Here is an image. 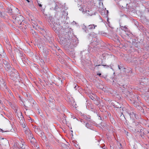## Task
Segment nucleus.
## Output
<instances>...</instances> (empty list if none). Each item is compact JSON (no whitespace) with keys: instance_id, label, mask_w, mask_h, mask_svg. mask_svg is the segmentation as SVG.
I'll return each mask as SVG.
<instances>
[{"instance_id":"nucleus-1","label":"nucleus","mask_w":149,"mask_h":149,"mask_svg":"<svg viewBox=\"0 0 149 149\" xmlns=\"http://www.w3.org/2000/svg\"><path fill=\"white\" fill-rule=\"evenodd\" d=\"M53 29L56 33H58L61 36V41H62L61 44L65 46L69 44L71 45L74 41L72 36L71 33L68 31L66 29H60V25L57 24H53Z\"/></svg>"},{"instance_id":"nucleus-37","label":"nucleus","mask_w":149,"mask_h":149,"mask_svg":"<svg viewBox=\"0 0 149 149\" xmlns=\"http://www.w3.org/2000/svg\"><path fill=\"white\" fill-rule=\"evenodd\" d=\"M97 75H98L100 77V76H101V73H97Z\"/></svg>"},{"instance_id":"nucleus-50","label":"nucleus","mask_w":149,"mask_h":149,"mask_svg":"<svg viewBox=\"0 0 149 149\" xmlns=\"http://www.w3.org/2000/svg\"><path fill=\"white\" fill-rule=\"evenodd\" d=\"M39 1H37V3H38V5H39V4H40L39 3Z\"/></svg>"},{"instance_id":"nucleus-58","label":"nucleus","mask_w":149,"mask_h":149,"mask_svg":"<svg viewBox=\"0 0 149 149\" xmlns=\"http://www.w3.org/2000/svg\"><path fill=\"white\" fill-rule=\"evenodd\" d=\"M17 111L16 109V111Z\"/></svg>"},{"instance_id":"nucleus-29","label":"nucleus","mask_w":149,"mask_h":149,"mask_svg":"<svg viewBox=\"0 0 149 149\" xmlns=\"http://www.w3.org/2000/svg\"><path fill=\"white\" fill-rule=\"evenodd\" d=\"M102 65L104 66H106V67L107 68H109V67L110 66V65Z\"/></svg>"},{"instance_id":"nucleus-11","label":"nucleus","mask_w":149,"mask_h":149,"mask_svg":"<svg viewBox=\"0 0 149 149\" xmlns=\"http://www.w3.org/2000/svg\"><path fill=\"white\" fill-rule=\"evenodd\" d=\"M109 34L111 37L114 38L116 40L118 39V37L117 34L116 33H113V31L111 30Z\"/></svg>"},{"instance_id":"nucleus-45","label":"nucleus","mask_w":149,"mask_h":149,"mask_svg":"<svg viewBox=\"0 0 149 149\" xmlns=\"http://www.w3.org/2000/svg\"><path fill=\"white\" fill-rule=\"evenodd\" d=\"M0 15H1L0 16H2V12H0Z\"/></svg>"},{"instance_id":"nucleus-27","label":"nucleus","mask_w":149,"mask_h":149,"mask_svg":"<svg viewBox=\"0 0 149 149\" xmlns=\"http://www.w3.org/2000/svg\"><path fill=\"white\" fill-rule=\"evenodd\" d=\"M89 97L91 100H93V99H94V98L92 95H91L89 96Z\"/></svg>"},{"instance_id":"nucleus-17","label":"nucleus","mask_w":149,"mask_h":149,"mask_svg":"<svg viewBox=\"0 0 149 149\" xmlns=\"http://www.w3.org/2000/svg\"><path fill=\"white\" fill-rule=\"evenodd\" d=\"M97 25H95L94 24H91L88 26V29H93L95 28V27H96Z\"/></svg>"},{"instance_id":"nucleus-22","label":"nucleus","mask_w":149,"mask_h":149,"mask_svg":"<svg viewBox=\"0 0 149 149\" xmlns=\"http://www.w3.org/2000/svg\"><path fill=\"white\" fill-rule=\"evenodd\" d=\"M31 32L34 36L37 35V33L34 31V30L31 29Z\"/></svg>"},{"instance_id":"nucleus-12","label":"nucleus","mask_w":149,"mask_h":149,"mask_svg":"<svg viewBox=\"0 0 149 149\" xmlns=\"http://www.w3.org/2000/svg\"><path fill=\"white\" fill-rule=\"evenodd\" d=\"M86 13H88V15L90 16H91L93 14V12L92 11V9H89L86 8L85 11Z\"/></svg>"},{"instance_id":"nucleus-59","label":"nucleus","mask_w":149,"mask_h":149,"mask_svg":"<svg viewBox=\"0 0 149 149\" xmlns=\"http://www.w3.org/2000/svg\"><path fill=\"white\" fill-rule=\"evenodd\" d=\"M148 127H149V125H148Z\"/></svg>"},{"instance_id":"nucleus-16","label":"nucleus","mask_w":149,"mask_h":149,"mask_svg":"<svg viewBox=\"0 0 149 149\" xmlns=\"http://www.w3.org/2000/svg\"><path fill=\"white\" fill-rule=\"evenodd\" d=\"M24 22H23L22 23V24L21 25H20L19 26V28H20L21 29H22V31H24V30L23 29H24L25 30L27 28V27L26 25H24Z\"/></svg>"},{"instance_id":"nucleus-5","label":"nucleus","mask_w":149,"mask_h":149,"mask_svg":"<svg viewBox=\"0 0 149 149\" xmlns=\"http://www.w3.org/2000/svg\"><path fill=\"white\" fill-rule=\"evenodd\" d=\"M101 59L113 60L115 59L114 56L112 54H109L107 53L103 54L101 55Z\"/></svg>"},{"instance_id":"nucleus-10","label":"nucleus","mask_w":149,"mask_h":149,"mask_svg":"<svg viewBox=\"0 0 149 149\" xmlns=\"http://www.w3.org/2000/svg\"><path fill=\"white\" fill-rule=\"evenodd\" d=\"M39 33L43 35L45 38L47 40L48 39V38H49L47 34V31H46L45 29H44L43 30H42V31H40Z\"/></svg>"},{"instance_id":"nucleus-7","label":"nucleus","mask_w":149,"mask_h":149,"mask_svg":"<svg viewBox=\"0 0 149 149\" xmlns=\"http://www.w3.org/2000/svg\"><path fill=\"white\" fill-rule=\"evenodd\" d=\"M124 89H123L122 92L125 95L127 96H128L130 95V92L127 90V86H125L124 85H123L122 86Z\"/></svg>"},{"instance_id":"nucleus-30","label":"nucleus","mask_w":149,"mask_h":149,"mask_svg":"<svg viewBox=\"0 0 149 149\" xmlns=\"http://www.w3.org/2000/svg\"><path fill=\"white\" fill-rule=\"evenodd\" d=\"M21 125H22V127H23V128H25L26 127V125H25V124H22Z\"/></svg>"},{"instance_id":"nucleus-55","label":"nucleus","mask_w":149,"mask_h":149,"mask_svg":"<svg viewBox=\"0 0 149 149\" xmlns=\"http://www.w3.org/2000/svg\"><path fill=\"white\" fill-rule=\"evenodd\" d=\"M21 116H22V118H23V116H22V113H21Z\"/></svg>"},{"instance_id":"nucleus-19","label":"nucleus","mask_w":149,"mask_h":149,"mask_svg":"<svg viewBox=\"0 0 149 149\" xmlns=\"http://www.w3.org/2000/svg\"><path fill=\"white\" fill-rule=\"evenodd\" d=\"M2 56L0 55V68H2L3 67V65L2 64V58H1Z\"/></svg>"},{"instance_id":"nucleus-14","label":"nucleus","mask_w":149,"mask_h":149,"mask_svg":"<svg viewBox=\"0 0 149 149\" xmlns=\"http://www.w3.org/2000/svg\"><path fill=\"white\" fill-rule=\"evenodd\" d=\"M121 29L124 31L125 32H128L129 29L126 26H123L121 25H120Z\"/></svg>"},{"instance_id":"nucleus-39","label":"nucleus","mask_w":149,"mask_h":149,"mask_svg":"<svg viewBox=\"0 0 149 149\" xmlns=\"http://www.w3.org/2000/svg\"><path fill=\"white\" fill-rule=\"evenodd\" d=\"M130 34L129 33H127L126 34V35L128 36H129L130 35Z\"/></svg>"},{"instance_id":"nucleus-32","label":"nucleus","mask_w":149,"mask_h":149,"mask_svg":"<svg viewBox=\"0 0 149 149\" xmlns=\"http://www.w3.org/2000/svg\"><path fill=\"white\" fill-rule=\"evenodd\" d=\"M77 84H75V85H74V88H75V89H77Z\"/></svg>"},{"instance_id":"nucleus-24","label":"nucleus","mask_w":149,"mask_h":149,"mask_svg":"<svg viewBox=\"0 0 149 149\" xmlns=\"http://www.w3.org/2000/svg\"><path fill=\"white\" fill-rule=\"evenodd\" d=\"M43 70L45 72L47 73L48 72V69L47 67H45V68H43Z\"/></svg>"},{"instance_id":"nucleus-46","label":"nucleus","mask_w":149,"mask_h":149,"mask_svg":"<svg viewBox=\"0 0 149 149\" xmlns=\"http://www.w3.org/2000/svg\"><path fill=\"white\" fill-rule=\"evenodd\" d=\"M101 65H96L95 66V67H97V66H100Z\"/></svg>"},{"instance_id":"nucleus-56","label":"nucleus","mask_w":149,"mask_h":149,"mask_svg":"<svg viewBox=\"0 0 149 149\" xmlns=\"http://www.w3.org/2000/svg\"><path fill=\"white\" fill-rule=\"evenodd\" d=\"M147 132L148 133H149V131H148Z\"/></svg>"},{"instance_id":"nucleus-54","label":"nucleus","mask_w":149,"mask_h":149,"mask_svg":"<svg viewBox=\"0 0 149 149\" xmlns=\"http://www.w3.org/2000/svg\"><path fill=\"white\" fill-rule=\"evenodd\" d=\"M61 84H62L63 83V82H62V80H61Z\"/></svg>"},{"instance_id":"nucleus-53","label":"nucleus","mask_w":149,"mask_h":149,"mask_svg":"<svg viewBox=\"0 0 149 149\" xmlns=\"http://www.w3.org/2000/svg\"><path fill=\"white\" fill-rule=\"evenodd\" d=\"M12 9H11V11H10V13H12Z\"/></svg>"},{"instance_id":"nucleus-15","label":"nucleus","mask_w":149,"mask_h":149,"mask_svg":"<svg viewBox=\"0 0 149 149\" xmlns=\"http://www.w3.org/2000/svg\"><path fill=\"white\" fill-rule=\"evenodd\" d=\"M0 139V145H3L5 143H7L8 142V141L6 139H5L4 140L3 138L2 139Z\"/></svg>"},{"instance_id":"nucleus-49","label":"nucleus","mask_w":149,"mask_h":149,"mask_svg":"<svg viewBox=\"0 0 149 149\" xmlns=\"http://www.w3.org/2000/svg\"><path fill=\"white\" fill-rule=\"evenodd\" d=\"M39 1H37V3H38V5H39V4H40L39 3Z\"/></svg>"},{"instance_id":"nucleus-36","label":"nucleus","mask_w":149,"mask_h":149,"mask_svg":"<svg viewBox=\"0 0 149 149\" xmlns=\"http://www.w3.org/2000/svg\"><path fill=\"white\" fill-rule=\"evenodd\" d=\"M37 27H38V28H38L39 30L40 29V28H41V27L39 26H38V25H37Z\"/></svg>"},{"instance_id":"nucleus-21","label":"nucleus","mask_w":149,"mask_h":149,"mask_svg":"<svg viewBox=\"0 0 149 149\" xmlns=\"http://www.w3.org/2000/svg\"><path fill=\"white\" fill-rule=\"evenodd\" d=\"M83 29L85 31L86 33H88V28H87L86 26L83 25L82 27Z\"/></svg>"},{"instance_id":"nucleus-33","label":"nucleus","mask_w":149,"mask_h":149,"mask_svg":"<svg viewBox=\"0 0 149 149\" xmlns=\"http://www.w3.org/2000/svg\"><path fill=\"white\" fill-rule=\"evenodd\" d=\"M122 114H123V113L122 112H121V113H120L119 114H118V116H122Z\"/></svg>"},{"instance_id":"nucleus-61","label":"nucleus","mask_w":149,"mask_h":149,"mask_svg":"<svg viewBox=\"0 0 149 149\" xmlns=\"http://www.w3.org/2000/svg\"><path fill=\"white\" fill-rule=\"evenodd\" d=\"M46 16L47 15H45Z\"/></svg>"},{"instance_id":"nucleus-42","label":"nucleus","mask_w":149,"mask_h":149,"mask_svg":"<svg viewBox=\"0 0 149 149\" xmlns=\"http://www.w3.org/2000/svg\"><path fill=\"white\" fill-rule=\"evenodd\" d=\"M0 103L1 104H3V103L1 101V100L0 99Z\"/></svg>"},{"instance_id":"nucleus-43","label":"nucleus","mask_w":149,"mask_h":149,"mask_svg":"<svg viewBox=\"0 0 149 149\" xmlns=\"http://www.w3.org/2000/svg\"><path fill=\"white\" fill-rule=\"evenodd\" d=\"M38 6H39V7H42V5L41 4H39Z\"/></svg>"},{"instance_id":"nucleus-60","label":"nucleus","mask_w":149,"mask_h":149,"mask_svg":"<svg viewBox=\"0 0 149 149\" xmlns=\"http://www.w3.org/2000/svg\"><path fill=\"white\" fill-rule=\"evenodd\" d=\"M120 145L121 146V144H120Z\"/></svg>"},{"instance_id":"nucleus-44","label":"nucleus","mask_w":149,"mask_h":149,"mask_svg":"<svg viewBox=\"0 0 149 149\" xmlns=\"http://www.w3.org/2000/svg\"><path fill=\"white\" fill-rule=\"evenodd\" d=\"M120 109L121 110L122 109V110H123V108H122L121 107H120Z\"/></svg>"},{"instance_id":"nucleus-41","label":"nucleus","mask_w":149,"mask_h":149,"mask_svg":"<svg viewBox=\"0 0 149 149\" xmlns=\"http://www.w3.org/2000/svg\"><path fill=\"white\" fill-rule=\"evenodd\" d=\"M16 149H23V148L22 147L21 148H16Z\"/></svg>"},{"instance_id":"nucleus-51","label":"nucleus","mask_w":149,"mask_h":149,"mask_svg":"<svg viewBox=\"0 0 149 149\" xmlns=\"http://www.w3.org/2000/svg\"><path fill=\"white\" fill-rule=\"evenodd\" d=\"M98 146H99V148H101V146H99V145H98Z\"/></svg>"},{"instance_id":"nucleus-2","label":"nucleus","mask_w":149,"mask_h":149,"mask_svg":"<svg viewBox=\"0 0 149 149\" xmlns=\"http://www.w3.org/2000/svg\"><path fill=\"white\" fill-rule=\"evenodd\" d=\"M10 79L16 82L18 81L20 82L19 74L15 69H13L9 73Z\"/></svg>"},{"instance_id":"nucleus-20","label":"nucleus","mask_w":149,"mask_h":149,"mask_svg":"<svg viewBox=\"0 0 149 149\" xmlns=\"http://www.w3.org/2000/svg\"><path fill=\"white\" fill-rule=\"evenodd\" d=\"M8 61V59H7V60H6L5 59H3L2 60V62L4 65H5L9 63Z\"/></svg>"},{"instance_id":"nucleus-57","label":"nucleus","mask_w":149,"mask_h":149,"mask_svg":"<svg viewBox=\"0 0 149 149\" xmlns=\"http://www.w3.org/2000/svg\"><path fill=\"white\" fill-rule=\"evenodd\" d=\"M117 107V108H119V107Z\"/></svg>"},{"instance_id":"nucleus-35","label":"nucleus","mask_w":149,"mask_h":149,"mask_svg":"<svg viewBox=\"0 0 149 149\" xmlns=\"http://www.w3.org/2000/svg\"><path fill=\"white\" fill-rule=\"evenodd\" d=\"M20 54H21V56H23V52H21V51H20Z\"/></svg>"},{"instance_id":"nucleus-13","label":"nucleus","mask_w":149,"mask_h":149,"mask_svg":"<svg viewBox=\"0 0 149 149\" xmlns=\"http://www.w3.org/2000/svg\"><path fill=\"white\" fill-rule=\"evenodd\" d=\"M5 68L8 71H9L10 70L12 71L13 69H14V68L11 67L9 63L5 65Z\"/></svg>"},{"instance_id":"nucleus-47","label":"nucleus","mask_w":149,"mask_h":149,"mask_svg":"<svg viewBox=\"0 0 149 149\" xmlns=\"http://www.w3.org/2000/svg\"><path fill=\"white\" fill-rule=\"evenodd\" d=\"M58 50L59 51V52H62V51L61 50L58 49Z\"/></svg>"},{"instance_id":"nucleus-26","label":"nucleus","mask_w":149,"mask_h":149,"mask_svg":"<svg viewBox=\"0 0 149 149\" xmlns=\"http://www.w3.org/2000/svg\"><path fill=\"white\" fill-rule=\"evenodd\" d=\"M66 116L64 114V116H63V119H65V120H64L63 121H64V122H66V120L65 119V118L66 117Z\"/></svg>"},{"instance_id":"nucleus-25","label":"nucleus","mask_w":149,"mask_h":149,"mask_svg":"<svg viewBox=\"0 0 149 149\" xmlns=\"http://www.w3.org/2000/svg\"><path fill=\"white\" fill-rule=\"evenodd\" d=\"M84 118L87 121L90 122L91 121V118L89 117H87L86 116H84Z\"/></svg>"},{"instance_id":"nucleus-8","label":"nucleus","mask_w":149,"mask_h":149,"mask_svg":"<svg viewBox=\"0 0 149 149\" xmlns=\"http://www.w3.org/2000/svg\"><path fill=\"white\" fill-rule=\"evenodd\" d=\"M27 135L28 136L29 139L31 140V143H34L35 142V139L33 137V135L32 134L31 131H30V132Z\"/></svg>"},{"instance_id":"nucleus-31","label":"nucleus","mask_w":149,"mask_h":149,"mask_svg":"<svg viewBox=\"0 0 149 149\" xmlns=\"http://www.w3.org/2000/svg\"><path fill=\"white\" fill-rule=\"evenodd\" d=\"M101 148L103 149H106V147L104 145L103 146L101 147Z\"/></svg>"},{"instance_id":"nucleus-3","label":"nucleus","mask_w":149,"mask_h":149,"mask_svg":"<svg viewBox=\"0 0 149 149\" xmlns=\"http://www.w3.org/2000/svg\"><path fill=\"white\" fill-rule=\"evenodd\" d=\"M130 124L131 127L133 128V131L135 133L141 132L142 129H140L141 125L138 122H136L132 120V123Z\"/></svg>"},{"instance_id":"nucleus-48","label":"nucleus","mask_w":149,"mask_h":149,"mask_svg":"<svg viewBox=\"0 0 149 149\" xmlns=\"http://www.w3.org/2000/svg\"><path fill=\"white\" fill-rule=\"evenodd\" d=\"M44 10H44V9H43L42 10V12L43 13H44Z\"/></svg>"},{"instance_id":"nucleus-18","label":"nucleus","mask_w":149,"mask_h":149,"mask_svg":"<svg viewBox=\"0 0 149 149\" xmlns=\"http://www.w3.org/2000/svg\"><path fill=\"white\" fill-rule=\"evenodd\" d=\"M92 125L88 123H86V126L88 128L91 129Z\"/></svg>"},{"instance_id":"nucleus-28","label":"nucleus","mask_w":149,"mask_h":149,"mask_svg":"<svg viewBox=\"0 0 149 149\" xmlns=\"http://www.w3.org/2000/svg\"><path fill=\"white\" fill-rule=\"evenodd\" d=\"M2 86H4L5 88H6V84H5V82L4 83L2 84Z\"/></svg>"},{"instance_id":"nucleus-52","label":"nucleus","mask_w":149,"mask_h":149,"mask_svg":"<svg viewBox=\"0 0 149 149\" xmlns=\"http://www.w3.org/2000/svg\"><path fill=\"white\" fill-rule=\"evenodd\" d=\"M26 1L28 2H29V0H26Z\"/></svg>"},{"instance_id":"nucleus-6","label":"nucleus","mask_w":149,"mask_h":149,"mask_svg":"<svg viewBox=\"0 0 149 149\" xmlns=\"http://www.w3.org/2000/svg\"><path fill=\"white\" fill-rule=\"evenodd\" d=\"M94 40L91 42V45L92 48L94 49L98 48L99 47V41L97 40L96 38H94Z\"/></svg>"},{"instance_id":"nucleus-23","label":"nucleus","mask_w":149,"mask_h":149,"mask_svg":"<svg viewBox=\"0 0 149 149\" xmlns=\"http://www.w3.org/2000/svg\"><path fill=\"white\" fill-rule=\"evenodd\" d=\"M31 131L29 129H27V130L25 131V132L26 135H27Z\"/></svg>"},{"instance_id":"nucleus-4","label":"nucleus","mask_w":149,"mask_h":149,"mask_svg":"<svg viewBox=\"0 0 149 149\" xmlns=\"http://www.w3.org/2000/svg\"><path fill=\"white\" fill-rule=\"evenodd\" d=\"M13 18L14 20L13 23L17 25L18 24L20 25L22 24L24 18L22 15H17L16 16H13Z\"/></svg>"},{"instance_id":"nucleus-34","label":"nucleus","mask_w":149,"mask_h":149,"mask_svg":"<svg viewBox=\"0 0 149 149\" xmlns=\"http://www.w3.org/2000/svg\"><path fill=\"white\" fill-rule=\"evenodd\" d=\"M44 29L42 28H40V29L38 30L39 31V32H40V31H42V30H43Z\"/></svg>"},{"instance_id":"nucleus-9","label":"nucleus","mask_w":149,"mask_h":149,"mask_svg":"<svg viewBox=\"0 0 149 149\" xmlns=\"http://www.w3.org/2000/svg\"><path fill=\"white\" fill-rule=\"evenodd\" d=\"M130 116L131 118H132V120H134V121H135L134 119H138V117L136 116V113L134 112H131L130 113Z\"/></svg>"},{"instance_id":"nucleus-38","label":"nucleus","mask_w":149,"mask_h":149,"mask_svg":"<svg viewBox=\"0 0 149 149\" xmlns=\"http://www.w3.org/2000/svg\"><path fill=\"white\" fill-rule=\"evenodd\" d=\"M118 68L120 70L121 69V67L119 65H118Z\"/></svg>"},{"instance_id":"nucleus-40","label":"nucleus","mask_w":149,"mask_h":149,"mask_svg":"<svg viewBox=\"0 0 149 149\" xmlns=\"http://www.w3.org/2000/svg\"><path fill=\"white\" fill-rule=\"evenodd\" d=\"M0 132H3V131L2 129H1L0 128Z\"/></svg>"}]
</instances>
